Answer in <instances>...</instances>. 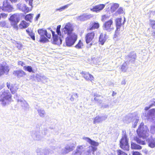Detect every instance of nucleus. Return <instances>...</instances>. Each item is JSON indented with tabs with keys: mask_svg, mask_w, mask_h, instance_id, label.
Instances as JSON below:
<instances>
[{
	"mask_svg": "<svg viewBox=\"0 0 155 155\" xmlns=\"http://www.w3.org/2000/svg\"><path fill=\"white\" fill-rule=\"evenodd\" d=\"M106 40L107 37L106 34H104L103 33L101 34L99 36V41L101 44L102 45H103Z\"/></svg>",
	"mask_w": 155,
	"mask_h": 155,
	"instance_id": "4be33fe9",
	"label": "nucleus"
},
{
	"mask_svg": "<svg viewBox=\"0 0 155 155\" xmlns=\"http://www.w3.org/2000/svg\"><path fill=\"white\" fill-rule=\"evenodd\" d=\"M51 33L53 39V43L54 44L59 45L61 44L62 40L60 36H59L58 35L55 34L54 31L51 30Z\"/></svg>",
	"mask_w": 155,
	"mask_h": 155,
	"instance_id": "ddd939ff",
	"label": "nucleus"
},
{
	"mask_svg": "<svg viewBox=\"0 0 155 155\" xmlns=\"http://www.w3.org/2000/svg\"><path fill=\"white\" fill-rule=\"evenodd\" d=\"M28 26V24L25 21H22L19 25V27L20 28H25Z\"/></svg>",
	"mask_w": 155,
	"mask_h": 155,
	"instance_id": "c756f323",
	"label": "nucleus"
},
{
	"mask_svg": "<svg viewBox=\"0 0 155 155\" xmlns=\"http://www.w3.org/2000/svg\"><path fill=\"white\" fill-rule=\"evenodd\" d=\"M152 107V104H150L149 105V107H146L145 108V110H148L149 108H151V107Z\"/></svg>",
	"mask_w": 155,
	"mask_h": 155,
	"instance_id": "3c124183",
	"label": "nucleus"
},
{
	"mask_svg": "<svg viewBox=\"0 0 155 155\" xmlns=\"http://www.w3.org/2000/svg\"><path fill=\"white\" fill-rule=\"evenodd\" d=\"M38 32L40 35V39L39 41L40 42L45 43L48 41V39L51 38L50 33L48 32L47 30L44 28L39 29L38 30Z\"/></svg>",
	"mask_w": 155,
	"mask_h": 155,
	"instance_id": "20e7f679",
	"label": "nucleus"
},
{
	"mask_svg": "<svg viewBox=\"0 0 155 155\" xmlns=\"http://www.w3.org/2000/svg\"><path fill=\"white\" fill-rule=\"evenodd\" d=\"M68 5H65L61 7V9H62V10H64L66 8H68Z\"/></svg>",
	"mask_w": 155,
	"mask_h": 155,
	"instance_id": "864d4df0",
	"label": "nucleus"
},
{
	"mask_svg": "<svg viewBox=\"0 0 155 155\" xmlns=\"http://www.w3.org/2000/svg\"><path fill=\"white\" fill-rule=\"evenodd\" d=\"M1 15V18L2 17L3 18H5L7 17V14H5V13H2L1 14H0Z\"/></svg>",
	"mask_w": 155,
	"mask_h": 155,
	"instance_id": "09e8293b",
	"label": "nucleus"
},
{
	"mask_svg": "<svg viewBox=\"0 0 155 155\" xmlns=\"http://www.w3.org/2000/svg\"><path fill=\"white\" fill-rule=\"evenodd\" d=\"M61 27V25H58L57 26L56 30V32L58 34V35H59L61 36V33L60 31V29Z\"/></svg>",
	"mask_w": 155,
	"mask_h": 155,
	"instance_id": "58836bf2",
	"label": "nucleus"
},
{
	"mask_svg": "<svg viewBox=\"0 0 155 155\" xmlns=\"http://www.w3.org/2000/svg\"><path fill=\"white\" fill-rule=\"evenodd\" d=\"M143 114L147 119L153 120L155 117V108H153L149 110Z\"/></svg>",
	"mask_w": 155,
	"mask_h": 155,
	"instance_id": "f8f14e48",
	"label": "nucleus"
},
{
	"mask_svg": "<svg viewBox=\"0 0 155 155\" xmlns=\"http://www.w3.org/2000/svg\"><path fill=\"white\" fill-rule=\"evenodd\" d=\"M7 87L8 88H9L10 86V84L9 83L7 82Z\"/></svg>",
	"mask_w": 155,
	"mask_h": 155,
	"instance_id": "bf43d9fd",
	"label": "nucleus"
},
{
	"mask_svg": "<svg viewBox=\"0 0 155 155\" xmlns=\"http://www.w3.org/2000/svg\"><path fill=\"white\" fill-rule=\"evenodd\" d=\"M11 97H0V102L3 106L8 104L11 101Z\"/></svg>",
	"mask_w": 155,
	"mask_h": 155,
	"instance_id": "412c9836",
	"label": "nucleus"
},
{
	"mask_svg": "<svg viewBox=\"0 0 155 155\" xmlns=\"http://www.w3.org/2000/svg\"><path fill=\"white\" fill-rule=\"evenodd\" d=\"M113 24V21L112 18L106 21L103 25L104 29L108 32H110L114 30V28L111 27Z\"/></svg>",
	"mask_w": 155,
	"mask_h": 155,
	"instance_id": "9d476101",
	"label": "nucleus"
},
{
	"mask_svg": "<svg viewBox=\"0 0 155 155\" xmlns=\"http://www.w3.org/2000/svg\"><path fill=\"white\" fill-rule=\"evenodd\" d=\"M16 46L18 49H20L22 47V45L20 43H16L15 44Z\"/></svg>",
	"mask_w": 155,
	"mask_h": 155,
	"instance_id": "de8ad7c7",
	"label": "nucleus"
},
{
	"mask_svg": "<svg viewBox=\"0 0 155 155\" xmlns=\"http://www.w3.org/2000/svg\"><path fill=\"white\" fill-rule=\"evenodd\" d=\"M81 74L82 75L83 77L87 81H92L94 80V78L93 76L88 72L82 71Z\"/></svg>",
	"mask_w": 155,
	"mask_h": 155,
	"instance_id": "f3484780",
	"label": "nucleus"
},
{
	"mask_svg": "<svg viewBox=\"0 0 155 155\" xmlns=\"http://www.w3.org/2000/svg\"><path fill=\"white\" fill-rule=\"evenodd\" d=\"M74 147L70 144H68L66 146L64 150L63 151V153H67L73 149Z\"/></svg>",
	"mask_w": 155,
	"mask_h": 155,
	"instance_id": "b1692460",
	"label": "nucleus"
},
{
	"mask_svg": "<svg viewBox=\"0 0 155 155\" xmlns=\"http://www.w3.org/2000/svg\"><path fill=\"white\" fill-rule=\"evenodd\" d=\"M83 45V43L81 40H79L78 44L75 45V47L77 49H80L81 48Z\"/></svg>",
	"mask_w": 155,
	"mask_h": 155,
	"instance_id": "4c0bfd02",
	"label": "nucleus"
},
{
	"mask_svg": "<svg viewBox=\"0 0 155 155\" xmlns=\"http://www.w3.org/2000/svg\"><path fill=\"white\" fill-rule=\"evenodd\" d=\"M12 3V2H14L15 3L18 0H10Z\"/></svg>",
	"mask_w": 155,
	"mask_h": 155,
	"instance_id": "680f3d73",
	"label": "nucleus"
},
{
	"mask_svg": "<svg viewBox=\"0 0 155 155\" xmlns=\"http://www.w3.org/2000/svg\"><path fill=\"white\" fill-rule=\"evenodd\" d=\"M31 136L35 140H39L40 139V133L39 132H36L35 134H32Z\"/></svg>",
	"mask_w": 155,
	"mask_h": 155,
	"instance_id": "c85d7f7f",
	"label": "nucleus"
},
{
	"mask_svg": "<svg viewBox=\"0 0 155 155\" xmlns=\"http://www.w3.org/2000/svg\"><path fill=\"white\" fill-rule=\"evenodd\" d=\"M9 71V68L7 65L0 64V77L4 74H8Z\"/></svg>",
	"mask_w": 155,
	"mask_h": 155,
	"instance_id": "9b49d317",
	"label": "nucleus"
},
{
	"mask_svg": "<svg viewBox=\"0 0 155 155\" xmlns=\"http://www.w3.org/2000/svg\"><path fill=\"white\" fill-rule=\"evenodd\" d=\"M137 132L138 136L143 139H146L148 146L152 148L155 147V139L152 136H149V130L146 126L141 123L139 126Z\"/></svg>",
	"mask_w": 155,
	"mask_h": 155,
	"instance_id": "f03ea898",
	"label": "nucleus"
},
{
	"mask_svg": "<svg viewBox=\"0 0 155 155\" xmlns=\"http://www.w3.org/2000/svg\"><path fill=\"white\" fill-rule=\"evenodd\" d=\"M105 6V5L103 4H100L95 5L92 8L90 9L91 11L92 12H97L103 10Z\"/></svg>",
	"mask_w": 155,
	"mask_h": 155,
	"instance_id": "6ab92c4d",
	"label": "nucleus"
},
{
	"mask_svg": "<svg viewBox=\"0 0 155 155\" xmlns=\"http://www.w3.org/2000/svg\"><path fill=\"white\" fill-rule=\"evenodd\" d=\"M95 33L94 31H88L85 35L86 43L90 47L95 44Z\"/></svg>",
	"mask_w": 155,
	"mask_h": 155,
	"instance_id": "423d86ee",
	"label": "nucleus"
},
{
	"mask_svg": "<svg viewBox=\"0 0 155 155\" xmlns=\"http://www.w3.org/2000/svg\"><path fill=\"white\" fill-rule=\"evenodd\" d=\"M107 116L104 115L102 116H97L94 119L93 123L95 124L102 123L103 121L106 120L107 118Z\"/></svg>",
	"mask_w": 155,
	"mask_h": 155,
	"instance_id": "2eb2a0df",
	"label": "nucleus"
},
{
	"mask_svg": "<svg viewBox=\"0 0 155 155\" xmlns=\"http://www.w3.org/2000/svg\"><path fill=\"white\" fill-rule=\"evenodd\" d=\"M127 118H129V120L127 122V123L130 122L131 120L134 123L132 126L134 128H135L137 126V123L139 121L138 117L137 116H132V118L130 116H127L125 117V119Z\"/></svg>",
	"mask_w": 155,
	"mask_h": 155,
	"instance_id": "4468645a",
	"label": "nucleus"
},
{
	"mask_svg": "<svg viewBox=\"0 0 155 155\" xmlns=\"http://www.w3.org/2000/svg\"><path fill=\"white\" fill-rule=\"evenodd\" d=\"M150 131L152 134L155 133V124L151 126Z\"/></svg>",
	"mask_w": 155,
	"mask_h": 155,
	"instance_id": "a19ab883",
	"label": "nucleus"
},
{
	"mask_svg": "<svg viewBox=\"0 0 155 155\" xmlns=\"http://www.w3.org/2000/svg\"><path fill=\"white\" fill-rule=\"evenodd\" d=\"M115 23L116 26V30L115 31V34L114 36L117 37L119 34V31H120L121 27L124 25L125 21V18H124V19H122L121 17L118 18L115 20Z\"/></svg>",
	"mask_w": 155,
	"mask_h": 155,
	"instance_id": "0eeeda50",
	"label": "nucleus"
},
{
	"mask_svg": "<svg viewBox=\"0 0 155 155\" xmlns=\"http://www.w3.org/2000/svg\"><path fill=\"white\" fill-rule=\"evenodd\" d=\"M18 89L17 87V85H15L14 86H12L10 88V90L12 94L15 93L16 90Z\"/></svg>",
	"mask_w": 155,
	"mask_h": 155,
	"instance_id": "72a5a7b5",
	"label": "nucleus"
},
{
	"mask_svg": "<svg viewBox=\"0 0 155 155\" xmlns=\"http://www.w3.org/2000/svg\"><path fill=\"white\" fill-rule=\"evenodd\" d=\"M2 95H1L2 97H11L10 93L8 91H6L2 93Z\"/></svg>",
	"mask_w": 155,
	"mask_h": 155,
	"instance_id": "c9c22d12",
	"label": "nucleus"
},
{
	"mask_svg": "<svg viewBox=\"0 0 155 155\" xmlns=\"http://www.w3.org/2000/svg\"><path fill=\"white\" fill-rule=\"evenodd\" d=\"M124 11L122 8H119L116 12V13L118 14H120L123 13Z\"/></svg>",
	"mask_w": 155,
	"mask_h": 155,
	"instance_id": "37998d69",
	"label": "nucleus"
},
{
	"mask_svg": "<svg viewBox=\"0 0 155 155\" xmlns=\"http://www.w3.org/2000/svg\"><path fill=\"white\" fill-rule=\"evenodd\" d=\"M21 14L16 13L12 15L9 18L11 23L14 28H16L17 27V24L19 21L21 16Z\"/></svg>",
	"mask_w": 155,
	"mask_h": 155,
	"instance_id": "6e6552de",
	"label": "nucleus"
},
{
	"mask_svg": "<svg viewBox=\"0 0 155 155\" xmlns=\"http://www.w3.org/2000/svg\"><path fill=\"white\" fill-rule=\"evenodd\" d=\"M151 104H152V107L153 105L155 106V100H153V103Z\"/></svg>",
	"mask_w": 155,
	"mask_h": 155,
	"instance_id": "e2e57ef3",
	"label": "nucleus"
},
{
	"mask_svg": "<svg viewBox=\"0 0 155 155\" xmlns=\"http://www.w3.org/2000/svg\"><path fill=\"white\" fill-rule=\"evenodd\" d=\"M128 140L126 131L123 130L122 131V138L120 141V147L121 148L127 151L129 150L130 146L128 143Z\"/></svg>",
	"mask_w": 155,
	"mask_h": 155,
	"instance_id": "39448f33",
	"label": "nucleus"
},
{
	"mask_svg": "<svg viewBox=\"0 0 155 155\" xmlns=\"http://www.w3.org/2000/svg\"><path fill=\"white\" fill-rule=\"evenodd\" d=\"M68 5H65L61 7V9H62V10H64L66 8H68Z\"/></svg>",
	"mask_w": 155,
	"mask_h": 155,
	"instance_id": "5fc2aeb1",
	"label": "nucleus"
},
{
	"mask_svg": "<svg viewBox=\"0 0 155 155\" xmlns=\"http://www.w3.org/2000/svg\"><path fill=\"white\" fill-rule=\"evenodd\" d=\"M25 19L26 21H29V15L28 14L26 15L25 17Z\"/></svg>",
	"mask_w": 155,
	"mask_h": 155,
	"instance_id": "6e6d98bb",
	"label": "nucleus"
},
{
	"mask_svg": "<svg viewBox=\"0 0 155 155\" xmlns=\"http://www.w3.org/2000/svg\"><path fill=\"white\" fill-rule=\"evenodd\" d=\"M40 15L39 14H38L36 16V20H37L38 18L39 17H40Z\"/></svg>",
	"mask_w": 155,
	"mask_h": 155,
	"instance_id": "13d9d810",
	"label": "nucleus"
},
{
	"mask_svg": "<svg viewBox=\"0 0 155 155\" xmlns=\"http://www.w3.org/2000/svg\"><path fill=\"white\" fill-rule=\"evenodd\" d=\"M0 9H2L4 12H11L13 10V7L8 3L7 0L4 1L3 6L0 7Z\"/></svg>",
	"mask_w": 155,
	"mask_h": 155,
	"instance_id": "1a4fd4ad",
	"label": "nucleus"
},
{
	"mask_svg": "<svg viewBox=\"0 0 155 155\" xmlns=\"http://www.w3.org/2000/svg\"><path fill=\"white\" fill-rule=\"evenodd\" d=\"M70 99L71 101H74V97H71Z\"/></svg>",
	"mask_w": 155,
	"mask_h": 155,
	"instance_id": "338daca9",
	"label": "nucleus"
},
{
	"mask_svg": "<svg viewBox=\"0 0 155 155\" xmlns=\"http://www.w3.org/2000/svg\"><path fill=\"white\" fill-rule=\"evenodd\" d=\"M132 155H140V153L138 151L134 152Z\"/></svg>",
	"mask_w": 155,
	"mask_h": 155,
	"instance_id": "8fccbe9b",
	"label": "nucleus"
},
{
	"mask_svg": "<svg viewBox=\"0 0 155 155\" xmlns=\"http://www.w3.org/2000/svg\"><path fill=\"white\" fill-rule=\"evenodd\" d=\"M83 139L89 143L91 145L88 148L86 153V155H91L92 152H93V153L94 154V152L97 149V147L98 145V143L92 140L89 137H84L83 138Z\"/></svg>",
	"mask_w": 155,
	"mask_h": 155,
	"instance_id": "7ed1b4c3",
	"label": "nucleus"
},
{
	"mask_svg": "<svg viewBox=\"0 0 155 155\" xmlns=\"http://www.w3.org/2000/svg\"><path fill=\"white\" fill-rule=\"evenodd\" d=\"M153 36L155 37V31H153L152 33Z\"/></svg>",
	"mask_w": 155,
	"mask_h": 155,
	"instance_id": "69168bd1",
	"label": "nucleus"
},
{
	"mask_svg": "<svg viewBox=\"0 0 155 155\" xmlns=\"http://www.w3.org/2000/svg\"><path fill=\"white\" fill-rule=\"evenodd\" d=\"M131 148L132 149L135 150H140L142 149L141 146L133 142L131 143Z\"/></svg>",
	"mask_w": 155,
	"mask_h": 155,
	"instance_id": "393cba45",
	"label": "nucleus"
},
{
	"mask_svg": "<svg viewBox=\"0 0 155 155\" xmlns=\"http://www.w3.org/2000/svg\"><path fill=\"white\" fill-rule=\"evenodd\" d=\"M49 151L48 150H42L39 153V155H48Z\"/></svg>",
	"mask_w": 155,
	"mask_h": 155,
	"instance_id": "2f4dec72",
	"label": "nucleus"
},
{
	"mask_svg": "<svg viewBox=\"0 0 155 155\" xmlns=\"http://www.w3.org/2000/svg\"><path fill=\"white\" fill-rule=\"evenodd\" d=\"M58 10L59 11H62V10L61 9V8H59L57 9H56V11H58Z\"/></svg>",
	"mask_w": 155,
	"mask_h": 155,
	"instance_id": "0e129e2a",
	"label": "nucleus"
},
{
	"mask_svg": "<svg viewBox=\"0 0 155 155\" xmlns=\"http://www.w3.org/2000/svg\"><path fill=\"white\" fill-rule=\"evenodd\" d=\"M116 94H117V93L116 92H114V91H113V93H112V96H114L116 95Z\"/></svg>",
	"mask_w": 155,
	"mask_h": 155,
	"instance_id": "052dcab7",
	"label": "nucleus"
},
{
	"mask_svg": "<svg viewBox=\"0 0 155 155\" xmlns=\"http://www.w3.org/2000/svg\"><path fill=\"white\" fill-rule=\"evenodd\" d=\"M119 5L117 4H114L110 7V10L112 12L115 11L119 7Z\"/></svg>",
	"mask_w": 155,
	"mask_h": 155,
	"instance_id": "7c9ffc66",
	"label": "nucleus"
},
{
	"mask_svg": "<svg viewBox=\"0 0 155 155\" xmlns=\"http://www.w3.org/2000/svg\"><path fill=\"white\" fill-rule=\"evenodd\" d=\"M128 57L130 58V61L131 62H134L137 58V54L136 53H131L128 55Z\"/></svg>",
	"mask_w": 155,
	"mask_h": 155,
	"instance_id": "a878e982",
	"label": "nucleus"
},
{
	"mask_svg": "<svg viewBox=\"0 0 155 155\" xmlns=\"http://www.w3.org/2000/svg\"><path fill=\"white\" fill-rule=\"evenodd\" d=\"M48 131L47 128H44L42 131V134L44 135H45L48 134Z\"/></svg>",
	"mask_w": 155,
	"mask_h": 155,
	"instance_id": "79ce46f5",
	"label": "nucleus"
},
{
	"mask_svg": "<svg viewBox=\"0 0 155 155\" xmlns=\"http://www.w3.org/2000/svg\"><path fill=\"white\" fill-rule=\"evenodd\" d=\"M37 111L38 114L41 117H45V113L44 109H38L37 110Z\"/></svg>",
	"mask_w": 155,
	"mask_h": 155,
	"instance_id": "bb28decb",
	"label": "nucleus"
},
{
	"mask_svg": "<svg viewBox=\"0 0 155 155\" xmlns=\"http://www.w3.org/2000/svg\"><path fill=\"white\" fill-rule=\"evenodd\" d=\"M13 74L18 78L24 77L25 75V73L22 70L15 71L13 72Z\"/></svg>",
	"mask_w": 155,
	"mask_h": 155,
	"instance_id": "5701e85b",
	"label": "nucleus"
},
{
	"mask_svg": "<svg viewBox=\"0 0 155 155\" xmlns=\"http://www.w3.org/2000/svg\"><path fill=\"white\" fill-rule=\"evenodd\" d=\"M6 25V22L5 21H2L0 22V27H4Z\"/></svg>",
	"mask_w": 155,
	"mask_h": 155,
	"instance_id": "c03bdc74",
	"label": "nucleus"
},
{
	"mask_svg": "<svg viewBox=\"0 0 155 155\" xmlns=\"http://www.w3.org/2000/svg\"><path fill=\"white\" fill-rule=\"evenodd\" d=\"M150 25L152 28L155 29V20L150 19Z\"/></svg>",
	"mask_w": 155,
	"mask_h": 155,
	"instance_id": "e433bc0d",
	"label": "nucleus"
},
{
	"mask_svg": "<svg viewBox=\"0 0 155 155\" xmlns=\"http://www.w3.org/2000/svg\"><path fill=\"white\" fill-rule=\"evenodd\" d=\"M117 155H127L126 153L120 150H117Z\"/></svg>",
	"mask_w": 155,
	"mask_h": 155,
	"instance_id": "ea45409f",
	"label": "nucleus"
},
{
	"mask_svg": "<svg viewBox=\"0 0 155 155\" xmlns=\"http://www.w3.org/2000/svg\"><path fill=\"white\" fill-rule=\"evenodd\" d=\"M31 38L33 40H35V35L34 34H31V35H30Z\"/></svg>",
	"mask_w": 155,
	"mask_h": 155,
	"instance_id": "603ef678",
	"label": "nucleus"
},
{
	"mask_svg": "<svg viewBox=\"0 0 155 155\" xmlns=\"http://www.w3.org/2000/svg\"><path fill=\"white\" fill-rule=\"evenodd\" d=\"M109 18V16H107L106 15H104L102 16V21H104L107 19H108Z\"/></svg>",
	"mask_w": 155,
	"mask_h": 155,
	"instance_id": "a18cd8bd",
	"label": "nucleus"
},
{
	"mask_svg": "<svg viewBox=\"0 0 155 155\" xmlns=\"http://www.w3.org/2000/svg\"><path fill=\"white\" fill-rule=\"evenodd\" d=\"M127 64L126 62H124V63L121 65V69L122 71H124L126 67V66Z\"/></svg>",
	"mask_w": 155,
	"mask_h": 155,
	"instance_id": "49530a36",
	"label": "nucleus"
},
{
	"mask_svg": "<svg viewBox=\"0 0 155 155\" xmlns=\"http://www.w3.org/2000/svg\"><path fill=\"white\" fill-rule=\"evenodd\" d=\"M18 64L21 65L22 66H24V69L25 70L29 71V66L26 67L25 66H24L25 64L22 61H18Z\"/></svg>",
	"mask_w": 155,
	"mask_h": 155,
	"instance_id": "473e14b6",
	"label": "nucleus"
},
{
	"mask_svg": "<svg viewBox=\"0 0 155 155\" xmlns=\"http://www.w3.org/2000/svg\"><path fill=\"white\" fill-rule=\"evenodd\" d=\"M73 25L69 22L66 23L62 28V34L67 35L65 38V42L68 46H71L73 45L77 39L78 35L75 33L73 32Z\"/></svg>",
	"mask_w": 155,
	"mask_h": 155,
	"instance_id": "f257e3e1",
	"label": "nucleus"
},
{
	"mask_svg": "<svg viewBox=\"0 0 155 155\" xmlns=\"http://www.w3.org/2000/svg\"><path fill=\"white\" fill-rule=\"evenodd\" d=\"M135 140L138 143L143 145L145 144V143L144 141L136 137Z\"/></svg>",
	"mask_w": 155,
	"mask_h": 155,
	"instance_id": "f704fd0d",
	"label": "nucleus"
},
{
	"mask_svg": "<svg viewBox=\"0 0 155 155\" xmlns=\"http://www.w3.org/2000/svg\"><path fill=\"white\" fill-rule=\"evenodd\" d=\"M17 8L25 13H27L29 12V8L28 7H27L26 5L22 3H18L17 5Z\"/></svg>",
	"mask_w": 155,
	"mask_h": 155,
	"instance_id": "dca6fc26",
	"label": "nucleus"
},
{
	"mask_svg": "<svg viewBox=\"0 0 155 155\" xmlns=\"http://www.w3.org/2000/svg\"><path fill=\"white\" fill-rule=\"evenodd\" d=\"M36 70H32L31 67L30 66V72H32L34 73Z\"/></svg>",
	"mask_w": 155,
	"mask_h": 155,
	"instance_id": "4d7b16f0",
	"label": "nucleus"
},
{
	"mask_svg": "<svg viewBox=\"0 0 155 155\" xmlns=\"http://www.w3.org/2000/svg\"><path fill=\"white\" fill-rule=\"evenodd\" d=\"M17 100L18 102V103H20V104L22 107H26L28 106V104L26 103V101L25 100H21V99H18Z\"/></svg>",
	"mask_w": 155,
	"mask_h": 155,
	"instance_id": "cd10ccee",
	"label": "nucleus"
},
{
	"mask_svg": "<svg viewBox=\"0 0 155 155\" xmlns=\"http://www.w3.org/2000/svg\"><path fill=\"white\" fill-rule=\"evenodd\" d=\"M84 147L85 146L83 145L78 146L75 151L72 152V155H81Z\"/></svg>",
	"mask_w": 155,
	"mask_h": 155,
	"instance_id": "a211bd4d",
	"label": "nucleus"
},
{
	"mask_svg": "<svg viewBox=\"0 0 155 155\" xmlns=\"http://www.w3.org/2000/svg\"><path fill=\"white\" fill-rule=\"evenodd\" d=\"M32 14H29V15H30V18L31 19V18L32 17Z\"/></svg>",
	"mask_w": 155,
	"mask_h": 155,
	"instance_id": "774afa93",
	"label": "nucleus"
},
{
	"mask_svg": "<svg viewBox=\"0 0 155 155\" xmlns=\"http://www.w3.org/2000/svg\"><path fill=\"white\" fill-rule=\"evenodd\" d=\"M100 27L99 24L98 22H91L89 27L87 29V31H90L98 29Z\"/></svg>",
	"mask_w": 155,
	"mask_h": 155,
	"instance_id": "aec40b11",
	"label": "nucleus"
}]
</instances>
